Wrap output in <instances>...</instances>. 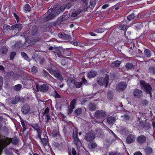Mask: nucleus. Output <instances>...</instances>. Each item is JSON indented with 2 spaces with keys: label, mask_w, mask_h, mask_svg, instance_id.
<instances>
[{
  "label": "nucleus",
  "mask_w": 155,
  "mask_h": 155,
  "mask_svg": "<svg viewBox=\"0 0 155 155\" xmlns=\"http://www.w3.org/2000/svg\"><path fill=\"white\" fill-rule=\"evenodd\" d=\"M73 139L74 143L78 148L81 146V143L78 137L73 138Z\"/></svg>",
  "instance_id": "dca6fc26"
},
{
  "label": "nucleus",
  "mask_w": 155,
  "mask_h": 155,
  "mask_svg": "<svg viewBox=\"0 0 155 155\" xmlns=\"http://www.w3.org/2000/svg\"><path fill=\"white\" fill-rule=\"evenodd\" d=\"M3 28L5 29H6L7 30L10 29V26L9 25H4L3 26Z\"/></svg>",
  "instance_id": "864d4df0"
},
{
  "label": "nucleus",
  "mask_w": 155,
  "mask_h": 155,
  "mask_svg": "<svg viewBox=\"0 0 155 155\" xmlns=\"http://www.w3.org/2000/svg\"><path fill=\"white\" fill-rule=\"evenodd\" d=\"M54 75L55 78L60 81H61L63 79L62 76L60 73L59 71L58 70H57Z\"/></svg>",
  "instance_id": "f3484780"
},
{
  "label": "nucleus",
  "mask_w": 155,
  "mask_h": 155,
  "mask_svg": "<svg viewBox=\"0 0 155 155\" xmlns=\"http://www.w3.org/2000/svg\"><path fill=\"white\" fill-rule=\"evenodd\" d=\"M91 147L93 148H95L96 147H97V145L96 143H92V144H91Z\"/></svg>",
  "instance_id": "052dcab7"
},
{
  "label": "nucleus",
  "mask_w": 155,
  "mask_h": 155,
  "mask_svg": "<svg viewBox=\"0 0 155 155\" xmlns=\"http://www.w3.org/2000/svg\"><path fill=\"white\" fill-rule=\"evenodd\" d=\"M21 111L24 114L28 113L30 111L29 106L26 104L24 105L21 108Z\"/></svg>",
  "instance_id": "f8f14e48"
},
{
  "label": "nucleus",
  "mask_w": 155,
  "mask_h": 155,
  "mask_svg": "<svg viewBox=\"0 0 155 155\" xmlns=\"http://www.w3.org/2000/svg\"><path fill=\"white\" fill-rule=\"evenodd\" d=\"M120 63L119 61H116L112 63L110 65V66L112 68L117 67L119 66Z\"/></svg>",
  "instance_id": "aec40b11"
},
{
  "label": "nucleus",
  "mask_w": 155,
  "mask_h": 155,
  "mask_svg": "<svg viewBox=\"0 0 155 155\" xmlns=\"http://www.w3.org/2000/svg\"><path fill=\"white\" fill-rule=\"evenodd\" d=\"M115 120V119L114 117H110L107 118V122L110 124L113 123Z\"/></svg>",
  "instance_id": "a878e982"
},
{
  "label": "nucleus",
  "mask_w": 155,
  "mask_h": 155,
  "mask_svg": "<svg viewBox=\"0 0 155 155\" xmlns=\"http://www.w3.org/2000/svg\"><path fill=\"white\" fill-rule=\"evenodd\" d=\"M12 142L11 138H7L5 140H2L0 141V152L3 149Z\"/></svg>",
  "instance_id": "20e7f679"
},
{
  "label": "nucleus",
  "mask_w": 155,
  "mask_h": 155,
  "mask_svg": "<svg viewBox=\"0 0 155 155\" xmlns=\"http://www.w3.org/2000/svg\"><path fill=\"white\" fill-rule=\"evenodd\" d=\"M81 10L79 9L78 11H76L75 12L73 13L71 15V16L73 17H74L78 15L79 13L81 12Z\"/></svg>",
  "instance_id": "cd10ccee"
},
{
  "label": "nucleus",
  "mask_w": 155,
  "mask_h": 155,
  "mask_svg": "<svg viewBox=\"0 0 155 155\" xmlns=\"http://www.w3.org/2000/svg\"><path fill=\"white\" fill-rule=\"evenodd\" d=\"M135 136L133 134H130L127 137L126 142L128 143H130L133 142L135 140Z\"/></svg>",
  "instance_id": "9b49d317"
},
{
  "label": "nucleus",
  "mask_w": 155,
  "mask_h": 155,
  "mask_svg": "<svg viewBox=\"0 0 155 155\" xmlns=\"http://www.w3.org/2000/svg\"><path fill=\"white\" fill-rule=\"evenodd\" d=\"M72 5V4L71 3H68L67 5H65L66 6V8H71V5Z\"/></svg>",
  "instance_id": "6e6d98bb"
},
{
  "label": "nucleus",
  "mask_w": 155,
  "mask_h": 155,
  "mask_svg": "<svg viewBox=\"0 0 155 155\" xmlns=\"http://www.w3.org/2000/svg\"><path fill=\"white\" fill-rule=\"evenodd\" d=\"M76 101V99H73L71 102L70 107H72L73 108H74L75 107V106Z\"/></svg>",
  "instance_id": "473e14b6"
},
{
  "label": "nucleus",
  "mask_w": 155,
  "mask_h": 155,
  "mask_svg": "<svg viewBox=\"0 0 155 155\" xmlns=\"http://www.w3.org/2000/svg\"><path fill=\"white\" fill-rule=\"evenodd\" d=\"M54 96L56 98H60V96L57 93V91L54 90V93H53Z\"/></svg>",
  "instance_id": "a19ab883"
},
{
  "label": "nucleus",
  "mask_w": 155,
  "mask_h": 155,
  "mask_svg": "<svg viewBox=\"0 0 155 155\" xmlns=\"http://www.w3.org/2000/svg\"><path fill=\"white\" fill-rule=\"evenodd\" d=\"M97 74V72L95 71H91L87 74V77L89 78H93L95 77Z\"/></svg>",
  "instance_id": "a211bd4d"
},
{
  "label": "nucleus",
  "mask_w": 155,
  "mask_h": 155,
  "mask_svg": "<svg viewBox=\"0 0 155 155\" xmlns=\"http://www.w3.org/2000/svg\"><path fill=\"white\" fill-rule=\"evenodd\" d=\"M21 54L22 57H23L25 60L28 61H29V58L28 57L25 53L24 52H22L21 53Z\"/></svg>",
  "instance_id": "bb28decb"
},
{
  "label": "nucleus",
  "mask_w": 155,
  "mask_h": 155,
  "mask_svg": "<svg viewBox=\"0 0 155 155\" xmlns=\"http://www.w3.org/2000/svg\"><path fill=\"white\" fill-rule=\"evenodd\" d=\"M22 86L21 84H18L15 85L14 87V90L16 91H18L20 90Z\"/></svg>",
  "instance_id": "72a5a7b5"
},
{
  "label": "nucleus",
  "mask_w": 155,
  "mask_h": 155,
  "mask_svg": "<svg viewBox=\"0 0 155 155\" xmlns=\"http://www.w3.org/2000/svg\"><path fill=\"white\" fill-rule=\"evenodd\" d=\"M134 155H142V153L139 151L135 152Z\"/></svg>",
  "instance_id": "4d7b16f0"
},
{
  "label": "nucleus",
  "mask_w": 155,
  "mask_h": 155,
  "mask_svg": "<svg viewBox=\"0 0 155 155\" xmlns=\"http://www.w3.org/2000/svg\"><path fill=\"white\" fill-rule=\"evenodd\" d=\"M140 84L141 86L142 87L146 93L150 94L151 97L152 87L148 83H146L144 81H140Z\"/></svg>",
  "instance_id": "f03ea898"
},
{
  "label": "nucleus",
  "mask_w": 155,
  "mask_h": 155,
  "mask_svg": "<svg viewBox=\"0 0 155 155\" xmlns=\"http://www.w3.org/2000/svg\"><path fill=\"white\" fill-rule=\"evenodd\" d=\"M49 74H48V72L46 71H45V70H43V74H42V75L46 78V77H48V75H49Z\"/></svg>",
  "instance_id": "c03bdc74"
},
{
  "label": "nucleus",
  "mask_w": 155,
  "mask_h": 155,
  "mask_svg": "<svg viewBox=\"0 0 155 155\" xmlns=\"http://www.w3.org/2000/svg\"><path fill=\"white\" fill-rule=\"evenodd\" d=\"M71 43L74 46H77L78 44L77 41H71Z\"/></svg>",
  "instance_id": "5fc2aeb1"
},
{
  "label": "nucleus",
  "mask_w": 155,
  "mask_h": 155,
  "mask_svg": "<svg viewBox=\"0 0 155 155\" xmlns=\"http://www.w3.org/2000/svg\"><path fill=\"white\" fill-rule=\"evenodd\" d=\"M64 50L61 47L59 48L56 51V53L59 57H62V55L64 54Z\"/></svg>",
  "instance_id": "2eb2a0df"
},
{
  "label": "nucleus",
  "mask_w": 155,
  "mask_h": 155,
  "mask_svg": "<svg viewBox=\"0 0 155 155\" xmlns=\"http://www.w3.org/2000/svg\"><path fill=\"white\" fill-rule=\"evenodd\" d=\"M4 67L2 65H0V70L3 71L4 70Z\"/></svg>",
  "instance_id": "774afa93"
},
{
  "label": "nucleus",
  "mask_w": 155,
  "mask_h": 155,
  "mask_svg": "<svg viewBox=\"0 0 155 155\" xmlns=\"http://www.w3.org/2000/svg\"><path fill=\"white\" fill-rule=\"evenodd\" d=\"M133 94L135 98H139L142 96L143 93L140 90L136 89L134 91Z\"/></svg>",
  "instance_id": "6e6552de"
},
{
  "label": "nucleus",
  "mask_w": 155,
  "mask_h": 155,
  "mask_svg": "<svg viewBox=\"0 0 155 155\" xmlns=\"http://www.w3.org/2000/svg\"><path fill=\"white\" fill-rule=\"evenodd\" d=\"M46 119V122H48L49 120L51 119L50 116L49 114H46L45 115Z\"/></svg>",
  "instance_id": "de8ad7c7"
},
{
  "label": "nucleus",
  "mask_w": 155,
  "mask_h": 155,
  "mask_svg": "<svg viewBox=\"0 0 155 155\" xmlns=\"http://www.w3.org/2000/svg\"><path fill=\"white\" fill-rule=\"evenodd\" d=\"M95 137L94 135L92 133H90L87 134L85 137L86 140L88 141L93 140Z\"/></svg>",
  "instance_id": "ddd939ff"
},
{
  "label": "nucleus",
  "mask_w": 155,
  "mask_h": 155,
  "mask_svg": "<svg viewBox=\"0 0 155 155\" xmlns=\"http://www.w3.org/2000/svg\"><path fill=\"white\" fill-rule=\"evenodd\" d=\"M31 71L32 74H36L38 72V69L36 67L34 66L31 68Z\"/></svg>",
  "instance_id": "c85d7f7f"
},
{
  "label": "nucleus",
  "mask_w": 155,
  "mask_h": 155,
  "mask_svg": "<svg viewBox=\"0 0 155 155\" xmlns=\"http://www.w3.org/2000/svg\"><path fill=\"white\" fill-rule=\"evenodd\" d=\"M152 126L153 127V128L154 129V132H155V122H153L152 123Z\"/></svg>",
  "instance_id": "e2e57ef3"
},
{
  "label": "nucleus",
  "mask_w": 155,
  "mask_h": 155,
  "mask_svg": "<svg viewBox=\"0 0 155 155\" xmlns=\"http://www.w3.org/2000/svg\"><path fill=\"white\" fill-rule=\"evenodd\" d=\"M21 122L23 129V131L24 132L26 130V127L25 125L24 122L23 120H21Z\"/></svg>",
  "instance_id": "58836bf2"
},
{
  "label": "nucleus",
  "mask_w": 155,
  "mask_h": 155,
  "mask_svg": "<svg viewBox=\"0 0 155 155\" xmlns=\"http://www.w3.org/2000/svg\"><path fill=\"white\" fill-rule=\"evenodd\" d=\"M67 82L69 86H73L75 84V80L72 78H69L67 80Z\"/></svg>",
  "instance_id": "6ab92c4d"
},
{
  "label": "nucleus",
  "mask_w": 155,
  "mask_h": 155,
  "mask_svg": "<svg viewBox=\"0 0 155 155\" xmlns=\"http://www.w3.org/2000/svg\"><path fill=\"white\" fill-rule=\"evenodd\" d=\"M16 55V53L15 52H12L10 54V60H12L13 59L14 57Z\"/></svg>",
  "instance_id": "e433bc0d"
},
{
  "label": "nucleus",
  "mask_w": 155,
  "mask_h": 155,
  "mask_svg": "<svg viewBox=\"0 0 155 155\" xmlns=\"http://www.w3.org/2000/svg\"><path fill=\"white\" fill-rule=\"evenodd\" d=\"M56 8L55 6L53 8H51L48 10L47 12L45 14L44 18L46 21L53 18L56 16L58 15L60 13V11L58 10H55Z\"/></svg>",
  "instance_id": "f257e3e1"
},
{
  "label": "nucleus",
  "mask_w": 155,
  "mask_h": 155,
  "mask_svg": "<svg viewBox=\"0 0 155 155\" xmlns=\"http://www.w3.org/2000/svg\"><path fill=\"white\" fill-rule=\"evenodd\" d=\"M82 81L83 82V83L84 84H85L87 82V81L84 78V77H83L82 78Z\"/></svg>",
  "instance_id": "680f3d73"
},
{
  "label": "nucleus",
  "mask_w": 155,
  "mask_h": 155,
  "mask_svg": "<svg viewBox=\"0 0 155 155\" xmlns=\"http://www.w3.org/2000/svg\"><path fill=\"white\" fill-rule=\"evenodd\" d=\"M49 109L47 107L44 110V114L45 115L46 114H48L49 113Z\"/></svg>",
  "instance_id": "49530a36"
},
{
  "label": "nucleus",
  "mask_w": 155,
  "mask_h": 155,
  "mask_svg": "<svg viewBox=\"0 0 155 155\" xmlns=\"http://www.w3.org/2000/svg\"><path fill=\"white\" fill-rule=\"evenodd\" d=\"M22 27L21 24H15L11 26V29L14 31L15 32H18L21 30Z\"/></svg>",
  "instance_id": "0eeeda50"
},
{
  "label": "nucleus",
  "mask_w": 155,
  "mask_h": 155,
  "mask_svg": "<svg viewBox=\"0 0 155 155\" xmlns=\"http://www.w3.org/2000/svg\"><path fill=\"white\" fill-rule=\"evenodd\" d=\"M41 141L44 146L46 145L48 142L47 137L43 138L41 140Z\"/></svg>",
  "instance_id": "393cba45"
},
{
  "label": "nucleus",
  "mask_w": 155,
  "mask_h": 155,
  "mask_svg": "<svg viewBox=\"0 0 155 155\" xmlns=\"http://www.w3.org/2000/svg\"><path fill=\"white\" fill-rule=\"evenodd\" d=\"M71 152L73 155H76L77 154L76 151L74 148H72L71 149Z\"/></svg>",
  "instance_id": "09e8293b"
},
{
  "label": "nucleus",
  "mask_w": 155,
  "mask_h": 155,
  "mask_svg": "<svg viewBox=\"0 0 155 155\" xmlns=\"http://www.w3.org/2000/svg\"><path fill=\"white\" fill-rule=\"evenodd\" d=\"M8 49L6 46H3L2 48V53L3 54H5L8 52Z\"/></svg>",
  "instance_id": "2f4dec72"
},
{
  "label": "nucleus",
  "mask_w": 155,
  "mask_h": 155,
  "mask_svg": "<svg viewBox=\"0 0 155 155\" xmlns=\"http://www.w3.org/2000/svg\"><path fill=\"white\" fill-rule=\"evenodd\" d=\"M77 130L76 129H75L74 130H73V138H74L76 137H77Z\"/></svg>",
  "instance_id": "79ce46f5"
},
{
  "label": "nucleus",
  "mask_w": 155,
  "mask_h": 155,
  "mask_svg": "<svg viewBox=\"0 0 155 155\" xmlns=\"http://www.w3.org/2000/svg\"><path fill=\"white\" fill-rule=\"evenodd\" d=\"M123 117L124 120H128L130 118L129 116L127 115H125Z\"/></svg>",
  "instance_id": "603ef678"
},
{
  "label": "nucleus",
  "mask_w": 155,
  "mask_h": 155,
  "mask_svg": "<svg viewBox=\"0 0 155 155\" xmlns=\"http://www.w3.org/2000/svg\"><path fill=\"white\" fill-rule=\"evenodd\" d=\"M127 18L129 21H131L135 19L136 18V17L134 13H132L129 15L127 17Z\"/></svg>",
  "instance_id": "4be33fe9"
},
{
  "label": "nucleus",
  "mask_w": 155,
  "mask_h": 155,
  "mask_svg": "<svg viewBox=\"0 0 155 155\" xmlns=\"http://www.w3.org/2000/svg\"><path fill=\"white\" fill-rule=\"evenodd\" d=\"M146 137L144 135H140L138 136L137 140V142L140 144H142L146 142Z\"/></svg>",
  "instance_id": "1a4fd4ad"
},
{
  "label": "nucleus",
  "mask_w": 155,
  "mask_h": 155,
  "mask_svg": "<svg viewBox=\"0 0 155 155\" xmlns=\"http://www.w3.org/2000/svg\"><path fill=\"white\" fill-rule=\"evenodd\" d=\"M24 10L25 12H29L31 10V8L29 5L28 4L25 5L24 7Z\"/></svg>",
  "instance_id": "5701e85b"
},
{
  "label": "nucleus",
  "mask_w": 155,
  "mask_h": 155,
  "mask_svg": "<svg viewBox=\"0 0 155 155\" xmlns=\"http://www.w3.org/2000/svg\"><path fill=\"white\" fill-rule=\"evenodd\" d=\"M3 78L2 77L0 76V89L2 88L3 84Z\"/></svg>",
  "instance_id": "a18cd8bd"
},
{
  "label": "nucleus",
  "mask_w": 155,
  "mask_h": 155,
  "mask_svg": "<svg viewBox=\"0 0 155 155\" xmlns=\"http://www.w3.org/2000/svg\"><path fill=\"white\" fill-rule=\"evenodd\" d=\"M144 54L145 56L148 58L150 57L151 55L150 51L148 49L144 50Z\"/></svg>",
  "instance_id": "412c9836"
},
{
  "label": "nucleus",
  "mask_w": 155,
  "mask_h": 155,
  "mask_svg": "<svg viewBox=\"0 0 155 155\" xmlns=\"http://www.w3.org/2000/svg\"><path fill=\"white\" fill-rule=\"evenodd\" d=\"M82 110L80 108H78L75 110V113L76 115H78L80 114L82 112Z\"/></svg>",
  "instance_id": "c9c22d12"
},
{
  "label": "nucleus",
  "mask_w": 155,
  "mask_h": 155,
  "mask_svg": "<svg viewBox=\"0 0 155 155\" xmlns=\"http://www.w3.org/2000/svg\"><path fill=\"white\" fill-rule=\"evenodd\" d=\"M117 153L113 152H110L109 153V155H117Z\"/></svg>",
  "instance_id": "bf43d9fd"
},
{
  "label": "nucleus",
  "mask_w": 155,
  "mask_h": 155,
  "mask_svg": "<svg viewBox=\"0 0 155 155\" xmlns=\"http://www.w3.org/2000/svg\"><path fill=\"white\" fill-rule=\"evenodd\" d=\"M120 29L121 30L125 31L126 30L127 28V25H121L119 27Z\"/></svg>",
  "instance_id": "7c9ffc66"
},
{
  "label": "nucleus",
  "mask_w": 155,
  "mask_h": 155,
  "mask_svg": "<svg viewBox=\"0 0 155 155\" xmlns=\"http://www.w3.org/2000/svg\"><path fill=\"white\" fill-rule=\"evenodd\" d=\"M57 70L54 71L51 69H49V72L52 74L54 75V73L56 72Z\"/></svg>",
  "instance_id": "8fccbe9b"
},
{
  "label": "nucleus",
  "mask_w": 155,
  "mask_h": 155,
  "mask_svg": "<svg viewBox=\"0 0 155 155\" xmlns=\"http://www.w3.org/2000/svg\"><path fill=\"white\" fill-rule=\"evenodd\" d=\"M36 87L38 91L42 92H45L48 90L49 89V85L47 84H44L41 85L36 84Z\"/></svg>",
  "instance_id": "39448f33"
},
{
  "label": "nucleus",
  "mask_w": 155,
  "mask_h": 155,
  "mask_svg": "<svg viewBox=\"0 0 155 155\" xmlns=\"http://www.w3.org/2000/svg\"><path fill=\"white\" fill-rule=\"evenodd\" d=\"M127 87V84L126 82H123L120 83L117 86V89L119 90H124Z\"/></svg>",
  "instance_id": "9d476101"
},
{
  "label": "nucleus",
  "mask_w": 155,
  "mask_h": 155,
  "mask_svg": "<svg viewBox=\"0 0 155 155\" xmlns=\"http://www.w3.org/2000/svg\"><path fill=\"white\" fill-rule=\"evenodd\" d=\"M75 84L77 88H79L82 85V83L81 82H76Z\"/></svg>",
  "instance_id": "4c0bfd02"
},
{
  "label": "nucleus",
  "mask_w": 155,
  "mask_h": 155,
  "mask_svg": "<svg viewBox=\"0 0 155 155\" xmlns=\"http://www.w3.org/2000/svg\"><path fill=\"white\" fill-rule=\"evenodd\" d=\"M106 112L103 110H98L95 113V116L96 118L99 119H103L106 117Z\"/></svg>",
  "instance_id": "423d86ee"
},
{
  "label": "nucleus",
  "mask_w": 155,
  "mask_h": 155,
  "mask_svg": "<svg viewBox=\"0 0 155 155\" xmlns=\"http://www.w3.org/2000/svg\"><path fill=\"white\" fill-rule=\"evenodd\" d=\"M14 15L15 16L16 19V20L17 21H18V20H19V18L15 14H14Z\"/></svg>",
  "instance_id": "69168bd1"
},
{
  "label": "nucleus",
  "mask_w": 155,
  "mask_h": 155,
  "mask_svg": "<svg viewBox=\"0 0 155 155\" xmlns=\"http://www.w3.org/2000/svg\"><path fill=\"white\" fill-rule=\"evenodd\" d=\"M41 132L37 133L38 135V137L41 139H42L41 137Z\"/></svg>",
  "instance_id": "338daca9"
},
{
  "label": "nucleus",
  "mask_w": 155,
  "mask_h": 155,
  "mask_svg": "<svg viewBox=\"0 0 155 155\" xmlns=\"http://www.w3.org/2000/svg\"><path fill=\"white\" fill-rule=\"evenodd\" d=\"M74 109V108H72V107H70L68 110V113L69 114H71Z\"/></svg>",
  "instance_id": "3c124183"
},
{
  "label": "nucleus",
  "mask_w": 155,
  "mask_h": 155,
  "mask_svg": "<svg viewBox=\"0 0 155 155\" xmlns=\"http://www.w3.org/2000/svg\"><path fill=\"white\" fill-rule=\"evenodd\" d=\"M145 150L147 154L151 153L152 152V148L150 147H146Z\"/></svg>",
  "instance_id": "f704fd0d"
},
{
  "label": "nucleus",
  "mask_w": 155,
  "mask_h": 155,
  "mask_svg": "<svg viewBox=\"0 0 155 155\" xmlns=\"http://www.w3.org/2000/svg\"><path fill=\"white\" fill-rule=\"evenodd\" d=\"M55 7H56V8L55 9V10H57V11H58V10L60 12V11H63L65 9V8L66 7V6L65 5H63L60 8L59 10V9H57V6L56 5H55Z\"/></svg>",
  "instance_id": "ea45409f"
},
{
  "label": "nucleus",
  "mask_w": 155,
  "mask_h": 155,
  "mask_svg": "<svg viewBox=\"0 0 155 155\" xmlns=\"http://www.w3.org/2000/svg\"><path fill=\"white\" fill-rule=\"evenodd\" d=\"M134 67L133 64L130 63H127L125 66V67L127 69H130Z\"/></svg>",
  "instance_id": "c756f323"
},
{
  "label": "nucleus",
  "mask_w": 155,
  "mask_h": 155,
  "mask_svg": "<svg viewBox=\"0 0 155 155\" xmlns=\"http://www.w3.org/2000/svg\"><path fill=\"white\" fill-rule=\"evenodd\" d=\"M31 126L35 130L37 131V133L41 132V129L38 124H32Z\"/></svg>",
  "instance_id": "4468645a"
},
{
  "label": "nucleus",
  "mask_w": 155,
  "mask_h": 155,
  "mask_svg": "<svg viewBox=\"0 0 155 155\" xmlns=\"http://www.w3.org/2000/svg\"><path fill=\"white\" fill-rule=\"evenodd\" d=\"M109 6V5L108 4L104 5L102 6V8L104 9H105Z\"/></svg>",
  "instance_id": "13d9d810"
},
{
  "label": "nucleus",
  "mask_w": 155,
  "mask_h": 155,
  "mask_svg": "<svg viewBox=\"0 0 155 155\" xmlns=\"http://www.w3.org/2000/svg\"><path fill=\"white\" fill-rule=\"evenodd\" d=\"M96 106L94 104H90L89 106V109L91 111H92L95 110Z\"/></svg>",
  "instance_id": "b1692460"
},
{
  "label": "nucleus",
  "mask_w": 155,
  "mask_h": 155,
  "mask_svg": "<svg viewBox=\"0 0 155 155\" xmlns=\"http://www.w3.org/2000/svg\"><path fill=\"white\" fill-rule=\"evenodd\" d=\"M108 77L106 75L104 78L101 77L97 79V83L100 85H105L106 87L108 83Z\"/></svg>",
  "instance_id": "7ed1b4c3"
},
{
  "label": "nucleus",
  "mask_w": 155,
  "mask_h": 155,
  "mask_svg": "<svg viewBox=\"0 0 155 155\" xmlns=\"http://www.w3.org/2000/svg\"><path fill=\"white\" fill-rule=\"evenodd\" d=\"M149 71L151 73L155 74V68H150L149 69Z\"/></svg>",
  "instance_id": "37998d69"
},
{
  "label": "nucleus",
  "mask_w": 155,
  "mask_h": 155,
  "mask_svg": "<svg viewBox=\"0 0 155 155\" xmlns=\"http://www.w3.org/2000/svg\"><path fill=\"white\" fill-rule=\"evenodd\" d=\"M66 64V62L64 60H62L61 61V64L63 65H65Z\"/></svg>",
  "instance_id": "0e129e2a"
}]
</instances>
